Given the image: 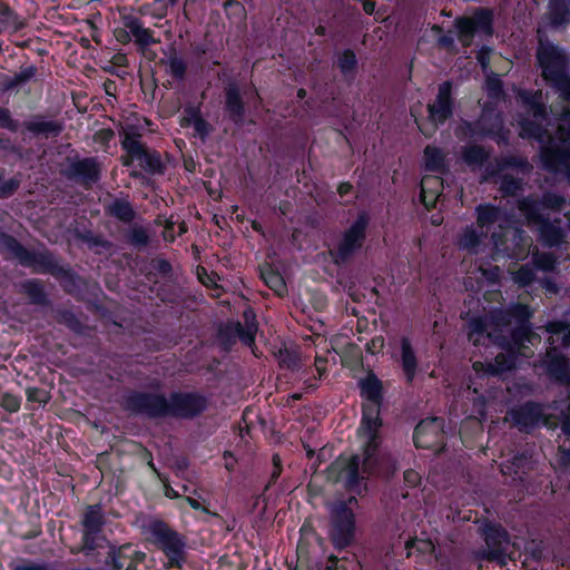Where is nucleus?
I'll return each mask as SVG.
<instances>
[{
	"instance_id": "obj_1",
	"label": "nucleus",
	"mask_w": 570,
	"mask_h": 570,
	"mask_svg": "<svg viewBox=\"0 0 570 570\" xmlns=\"http://www.w3.org/2000/svg\"><path fill=\"white\" fill-rule=\"evenodd\" d=\"M357 384L361 396L366 400V403L362 405V421L357 430L363 452L350 458L341 470L340 476L344 480L347 490L360 493L361 481L380 473L379 460L382 441L380 411L383 403V384L373 372L361 379Z\"/></svg>"
},
{
	"instance_id": "obj_59",
	"label": "nucleus",
	"mask_w": 570,
	"mask_h": 570,
	"mask_svg": "<svg viewBox=\"0 0 570 570\" xmlns=\"http://www.w3.org/2000/svg\"><path fill=\"white\" fill-rule=\"evenodd\" d=\"M0 128L11 131H16L18 129V124L12 119L10 110L3 107H0Z\"/></svg>"
},
{
	"instance_id": "obj_47",
	"label": "nucleus",
	"mask_w": 570,
	"mask_h": 570,
	"mask_svg": "<svg viewBox=\"0 0 570 570\" xmlns=\"http://www.w3.org/2000/svg\"><path fill=\"white\" fill-rule=\"evenodd\" d=\"M523 188V181L512 175H503L500 183V190L505 196H515Z\"/></svg>"
},
{
	"instance_id": "obj_52",
	"label": "nucleus",
	"mask_w": 570,
	"mask_h": 570,
	"mask_svg": "<svg viewBox=\"0 0 570 570\" xmlns=\"http://www.w3.org/2000/svg\"><path fill=\"white\" fill-rule=\"evenodd\" d=\"M551 86L556 89V91L559 94V97L570 102V76L567 75L564 77L554 79L550 81Z\"/></svg>"
},
{
	"instance_id": "obj_20",
	"label": "nucleus",
	"mask_w": 570,
	"mask_h": 570,
	"mask_svg": "<svg viewBox=\"0 0 570 570\" xmlns=\"http://www.w3.org/2000/svg\"><path fill=\"white\" fill-rule=\"evenodd\" d=\"M121 21L125 29L135 38V42L141 51H145L148 46L160 41L153 37V31L145 28L139 18L132 14H125L121 17Z\"/></svg>"
},
{
	"instance_id": "obj_51",
	"label": "nucleus",
	"mask_w": 570,
	"mask_h": 570,
	"mask_svg": "<svg viewBox=\"0 0 570 570\" xmlns=\"http://www.w3.org/2000/svg\"><path fill=\"white\" fill-rule=\"evenodd\" d=\"M357 65L356 56L353 50L346 49L338 58V68L346 75L355 69Z\"/></svg>"
},
{
	"instance_id": "obj_5",
	"label": "nucleus",
	"mask_w": 570,
	"mask_h": 570,
	"mask_svg": "<svg viewBox=\"0 0 570 570\" xmlns=\"http://www.w3.org/2000/svg\"><path fill=\"white\" fill-rule=\"evenodd\" d=\"M140 135L125 131L121 139V147L127 153L124 158V166H131L134 160L139 161V166L150 175H163L166 166L161 160L160 154L148 149L140 140Z\"/></svg>"
},
{
	"instance_id": "obj_61",
	"label": "nucleus",
	"mask_w": 570,
	"mask_h": 570,
	"mask_svg": "<svg viewBox=\"0 0 570 570\" xmlns=\"http://www.w3.org/2000/svg\"><path fill=\"white\" fill-rule=\"evenodd\" d=\"M153 268L163 276H167L171 273V265L167 259L157 258L153 261Z\"/></svg>"
},
{
	"instance_id": "obj_23",
	"label": "nucleus",
	"mask_w": 570,
	"mask_h": 570,
	"mask_svg": "<svg viewBox=\"0 0 570 570\" xmlns=\"http://www.w3.org/2000/svg\"><path fill=\"white\" fill-rule=\"evenodd\" d=\"M401 366L404 373L406 383L411 384L419 368V361L416 354L412 347V344L407 337L401 340Z\"/></svg>"
},
{
	"instance_id": "obj_63",
	"label": "nucleus",
	"mask_w": 570,
	"mask_h": 570,
	"mask_svg": "<svg viewBox=\"0 0 570 570\" xmlns=\"http://www.w3.org/2000/svg\"><path fill=\"white\" fill-rule=\"evenodd\" d=\"M535 265L539 269L551 271L554 266V261L550 255H541L535 259Z\"/></svg>"
},
{
	"instance_id": "obj_33",
	"label": "nucleus",
	"mask_w": 570,
	"mask_h": 570,
	"mask_svg": "<svg viewBox=\"0 0 570 570\" xmlns=\"http://www.w3.org/2000/svg\"><path fill=\"white\" fill-rule=\"evenodd\" d=\"M129 549V546L116 547L109 544V551L105 560L107 570H129L131 564L126 563L128 557L125 554V550Z\"/></svg>"
},
{
	"instance_id": "obj_11",
	"label": "nucleus",
	"mask_w": 570,
	"mask_h": 570,
	"mask_svg": "<svg viewBox=\"0 0 570 570\" xmlns=\"http://www.w3.org/2000/svg\"><path fill=\"white\" fill-rule=\"evenodd\" d=\"M20 265L30 267L37 273L50 274L65 283L75 282V274L61 266L56 256L48 249L40 252L26 249V254L20 259Z\"/></svg>"
},
{
	"instance_id": "obj_30",
	"label": "nucleus",
	"mask_w": 570,
	"mask_h": 570,
	"mask_svg": "<svg viewBox=\"0 0 570 570\" xmlns=\"http://www.w3.org/2000/svg\"><path fill=\"white\" fill-rule=\"evenodd\" d=\"M508 354L499 353L494 361L487 364L485 373L489 375H499L507 371L514 368L517 355L520 354L517 350L508 351Z\"/></svg>"
},
{
	"instance_id": "obj_16",
	"label": "nucleus",
	"mask_w": 570,
	"mask_h": 570,
	"mask_svg": "<svg viewBox=\"0 0 570 570\" xmlns=\"http://www.w3.org/2000/svg\"><path fill=\"white\" fill-rule=\"evenodd\" d=\"M443 420L428 417L422 420L414 430L413 441L416 448L432 449L443 439Z\"/></svg>"
},
{
	"instance_id": "obj_57",
	"label": "nucleus",
	"mask_w": 570,
	"mask_h": 570,
	"mask_svg": "<svg viewBox=\"0 0 570 570\" xmlns=\"http://www.w3.org/2000/svg\"><path fill=\"white\" fill-rule=\"evenodd\" d=\"M195 135L198 136L203 141L206 140L208 135L210 134L213 127L212 125L205 120L204 118H196L193 124Z\"/></svg>"
},
{
	"instance_id": "obj_2",
	"label": "nucleus",
	"mask_w": 570,
	"mask_h": 570,
	"mask_svg": "<svg viewBox=\"0 0 570 570\" xmlns=\"http://www.w3.org/2000/svg\"><path fill=\"white\" fill-rule=\"evenodd\" d=\"M533 312L525 304L513 303L507 308H495L487 316L473 317L469 321V341L475 346L491 342L504 351L517 350L524 355L528 343H532L535 334L530 322Z\"/></svg>"
},
{
	"instance_id": "obj_39",
	"label": "nucleus",
	"mask_w": 570,
	"mask_h": 570,
	"mask_svg": "<svg viewBox=\"0 0 570 570\" xmlns=\"http://www.w3.org/2000/svg\"><path fill=\"white\" fill-rule=\"evenodd\" d=\"M75 236L77 239L86 243L89 248H104L106 250L112 247V244L105 239L101 235H96L91 230H76Z\"/></svg>"
},
{
	"instance_id": "obj_49",
	"label": "nucleus",
	"mask_w": 570,
	"mask_h": 570,
	"mask_svg": "<svg viewBox=\"0 0 570 570\" xmlns=\"http://www.w3.org/2000/svg\"><path fill=\"white\" fill-rule=\"evenodd\" d=\"M544 209L560 210L566 204V198L552 191H546L540 198Z\"/></svg>"
},
{
	"instance_id": "obj_19",
	"label": "nucleus",
	"mask_w": 570,
	"mask_h": 570,
	"mask_svg": "<svg viewBox=\"0 0 570 570\" xmlns=\"http://www.w3.org/2000/svg\"><path fill=\"white\" fill-rule=\"evenodd\" d=\"M510 416L521 431H528L540 422L542 417V409L537 403L527 402L519 407L512 409L510 411Z\"/></svg>"
},
{
	"instance_id": "obj_12",
	"label": "nucleus",
	"mask_w": 570,
	"mask_h": 570,
	"mask_svg": "<svg viewBox=\"0 0 570 570\" xmlns=\"http://www.w3.org/2000/svg\"><path fill=\"white\" fill-rule=\"evenodd\" d=\"M168 416L194 419L207 409L208 401L197 392H173L168 397Z\"/></svg>"
},
{
	"instance_id": "obj_45",
	"label": "nucleus",
	"mask_w": 570,
	"mask_h": 570,
	"mask_svg": "<svg viewBox=\"0 0 570 570\" xmlns=\"http://www.w3.org/2000/svg\"><path fill=\"white\" fill-rule=\"evenodd\" d=\"M0 246L9 250L20 262L26 247L22 246L13 236L0 230Z\"/></svg>"
},
{
	"instance_id": "obj_6",
	"label": "nucleus",
	"mask_w": 570,
	"mask_h": 570,
	"mask_svg": "<svg viewBox=\"0 0 570 570\" xmlns=\"http://www.w3.org/2000/svg\"><path fill=\"white\" fill-rule=\"evenodd\" d=\"M105 523L106 518L101 504L88 505L80 520L82 544L79 548H71L70 552L73 554L82 552L89 556L92 551L102 547L101 543L107 541L106 537L102 534Z\"/></svg>"
},
{
	"instance_id": "obj_13",
	"label": "nucleus",
	"mask_w": 570,
	"mask_h": 570,
	"mask_svg": "<svg viewBox=\"0 0 570 570\" xmlns=\"http://www.w3.org/2000/svg\"><path fill=\"white\" fill-rule=\"evenodd\" d=\"M484 540L488 549L482 552V558L504 564L511 544L508 532L501 525L487 524Z\"/></svg>"
},
{
	"instance_id": "obj_24",
	"label": "nucleus",
	"mask_w": 570,
	"mask_h": 570,
	"mask_svg": "<svg viewBox=\"0 0 570 570\" xmlns=\"http://www.w3.org/2000/svg\"><path fill=\"white\" fill-rule=\"evenodd\" d=\"M219 337L228 343H234L238 338L245 345L250 346L254 343L253 326L244 328L240 322H230L219 328Z\"/></svg>"
},
{
	"instance_id": "obj_44",
	"label": "nucleus",
	"mask_w": 570,
	"mask_h": 570,
	"mask_svg": "<svg viewBox=\"0 0 570 570\" xmlns=\"http://www.w3.org/2000/svg\"><path fill=\"white\" fill-rule=\"evenodd\" d=\"M0 246L9 250L20 262L26 247L22 246L13 236L0 230Z\"/></svg>"
},
{
	"instance_id": "obj_29",
	"label": "nucleus",
	"mask_w": 570,
	"mask_h": 570,
	"mask_svg": "<svg viewBox=\"0 0 570 570\" xmlns=\"http://www.w3.org/2000/svg\"><path fill=\"white\" fill-rule=\"evenodd\" d=\"M487 235V232H478L473 225L466 226L458 239V246L461 249L475 254Z\"/></svg>"
},
{
	"instance_id": "obj_7",
	"label": "nucleus",
	"mask_w": 570,
	"mask_h": 570,
	"mask_svg": "<svg viewBox=\"0 0 570 570\" xmlns=\"http://www.w3.org/2000/svg\"><path fill=\"white\" fill-rule=\"evenodd\" d=\"M125 409L132 414L148 419L168 416V397L164 393L134 391L125 399Z\"/></svg>"
},
{
	"instance_id": "obj_42",
	"label": "nucleus",
	"mask_w": 570,
	"mask_h": 570,
	"mask_svg": "<svg viewBox=\"0 0 570 570\" xmlns=\"http://www.w3.org/2000/svg\"><path fill=\"white\" fill-rule=\"evenodd\" d=\"M176 3H169V0H154L151 4L142 6L139 9L141 14H150L153 18L163 19L167 16L168 8Z\"/></svg>"
},
{
	"instance_id": "obj_36",
	"label": "nucleus",
	"mask_w": 570,
	"mask_h": 570,
	"mask_svg": "<svg viewBox=\"0 0 570 570\" xmlns=\"http://www.w3.org/2000/svg\"><path fill=\"white\" fill-rule=\"evenodd\" d=\"M425 169L443 174L445 171L444 154L438 147L426 146L424 149Z\"/></svg>"
},
{
	"instance_id": "obj_10",
	"label": "nucleus",
	"mask_w": 570,
	"mask_h": 570,
	"mask_svg": "<svg viewBox=\"0 0 570 570\" xmlns=\"http://www.w3.org/2000/svg\"><path fill=\"white\" fill-rule=\"evenodd\" d=\"M454 24L459 41L462 46L469 47L475 33L493 35V13L489 9L480 8L472 17L456 18Z\"/></svg>"
},
{
	"instance_id": "obj_34",
	"label": "nucleus",
	"mask_w": 570,
	"mask_h": 570,
	"mask_svg": "<svg viewBox=\"0 0 570 570\" xmlns=\"http://www.w3.org/2000/svg\"><path fill=\"white\" fill-rule=\"evenodd\" d=\"M22 292L29 297L35 305L47 306L49 304L48 296L43 285L39 279H29L21 284Z\"/></svg>"
},
{
	"instance_id": "obj_32",
	"label": "nucleus",
	"mask_w": 570,
	"mask_h": 570,
	"mask_svg": "<svg viewBox=\"0 0 570 570\" xmlns=\"http://www.w3.org/2000/svg\"><path fill=\"white\" fill-rule=\"evenodd\" d=\"M28 131L35 135L58 136L63 130V125L57 120L37 119L26 122Z\"/></svg>"
},
{
	"instance_id": "obj_54",
	"label": "nucleus",
	"mask_w": 570,
	"mask_h": 570,
	"mask_svg": "<svg viewBox=\"0 0 570 570\" xmlns=\"http://www.w3.org/2000/svg\"><path fill=\"white\" fill-rule=\"evenodd\" d=\"M223 7L228 17L242 19L245 16V7L237 0H225Z\"/></svg>"
},
{
	"instance_id": "obj_64",
	"label": "nucleus",
	"mask_w": 570,
	"mask_h": 570,
	"mask_svg": "<svg viewBox=\"0 0 570 570\" xmlns=\"http://www.w3.org/2000/svg\"><path fill=\"white\" fill-rule=\"evenodd\" d=\"M568 328V324L563 321H551L546 325L547 332L551 334L563 333Z\"/></svg>"
},
{
	"instance_id": "obj_3",
	"label": "nucleus",
	"mask_w": 570,
	"mask_h": 570,
	"mask_svg": "<svg viewBox=\"0 0 570 570\" xmlns=\"http://www.w3.org/2000/svg\"><path fill=\"white\" fill-rule=\"evenodd\" d=\"M355 497L347 501H336L330 505V539L336 550L350 547L355 538V514L351 504H356Z\"/></svg>"
},
{
	"instance_id": "obj_27",
	"label": "nucleus",
	"mask_w": 570,
	"mask_h": 570,
	"mask_svg": "<svg viewBox=\"0 0 570 570\" xmlns=\"http://www.w3.org/2000/svg\"><path fill=\"white\" fill-rule=\"evenodd\" d=\"M105 209L107 215L125 224H130L136 218V212L127 198H115Z\"/></svg>"
},
{
	"instance_id": "obj_31",
	"label": "nucleus",
	"mask_w": 570,
	"mask_h": 570,
	"mask_svg": "<svg viewBox=\"0 0 570 570\" xmlns=\"http://www.w3.org/2000/svg\"><path fill=\"white\" fill-rule=\"evenodd\" d=\"M476 224L481 229L489 228L491 225L500 222L503 212L500 207L492 204H480L476 208Z\"/></svg>"
},
{
	"instance_id": "obj_28",
	"label": "nucleus",
	"mask_w": 570,
	"mask_h": 570,
	"mask_svg": "<svg viewBox=\"0 0 570 570\" xmlns=\"http://www.w3.org/2000/svg\"><path fill=\"white\" fill-rule=\"evenodd\" d=\"M519 97L525 105L528 112L531 114L534 119L541 120V121L547 120L548 115H547L546 106L541 101L542 94L540 90L534 91V92L528 91V90H522V91H520Z\"/></svg>"
},
{
	"instance_id": "obj_18",
	"label": "nucleus",
	"mask_w": 570,
	"mask_h": 570,
	"mask_svg": "<svg viewBox=\"0 0 570 570\" xmlns=\"http://www.w3.org/2000/svg\"><path fill=\"white\" fill-rule=\"evenodd\" d=\"M538 236L543 246L559 247L566 240L567 232L561 226L560 218L551 220L546 217L543 222L538 224Z\"/></svg>"
},
{
	"instance_id": "obj_21",
	"label": "nucleus",
	"mask_w": 570,
	"mask_h": 570,
	"mask_svg": "<svg viewBox=\"0 0 570 570\" xmlns=\"http://www.w3.org/2000/svg\"><path fill=\"white\" fill-rule=\"evenodd\" d=\"M517 208L524 216L528 226L538 225L547 217L541 199L535 195L523 196L517 200Z\"/></svg>"
},
{
	"instance_id": "obj_22",
	"label": "nucleus",
	"mask_w": 570,
	"mask_h": 570,
	"mask_svg": "<svg viewBox=\"0 0 570 570\" xmlns=\"http://www.w3.org/2000/svg\"><path fill=\"white\" fill-rule=\"evenodd\" d=\"M225 109L229 118L235 124H242L244 120L245 107L240 97L239 88L236 83H228L226 87Z\"/></svg>"
},
{
	"instance_id": "obj_14",
	"label": "nucleus",
	"mask_w": 570,
	"mask_h": 570,
	"mask_svg": "<svg viewBox=\"0 0 570 570\" xmlns=\"http://www.w3.org/2000/svg\"><path fill=\"white\" fill-rule=\"evenodd\" d=\"M539 38H541V30H538ZM541 48L538 50V61L542 68V76L547 81L564 77L567 72L566 58L558 47L548 45L542 46V39H540Z\"/></svg>"
},
{
	"instance_id": "obj_50",
	"label": "nucleus",
	"mask_w": 570,
	"mask_h": 570,
	"mask_svg": "<svg viewBox=\"0 0 570 570\" xmlns=\"http://www.w3.org/2000/svg\"><path fill=\"white\" fill-rule=\"evenodd\" d=\"M535 278V272L534 268L529 265H522L513 276V279L517 284L520 286H528L530 285Z\"/></svg>"
},
{
	"instance_id": "obj_35",
	"label": "nucleus",
	"mask_w": 570,
	"mask_h": 570,
	"mask_svg": "<svg viewBox=\"0 0 570 570\" xmlns=\"http://www.w3.org/2000/svg\"><path fill=\"white\" fill-rule=\"evenodd\" d=\"M461 156L463 161L470 167H481L490 157L489 153L479 145L463 147Z\"/></svg>"
},
{
	"instance_id": "obj_8",
	"label": "nucleus",
	"mask_w": 570,
	"mask_h": 570,
	"mask_svg": "<svg viewBox=\"0 0 570 570\" xmlns=\"http://www.w3.org/2000/svg\"><path fill=\"white\" fill-rule=\"evenodd\" d=\"M368 216L362 213L347 228L335 249L330 250V255L336 265H343L348 262L364 244Z\"/></svg>"
},
{
	"instance_id": "obj_40",
	"label": "nucleus",
	"mask_w": 570,
	"mask_h": 570,
	"mask_svg": "<svg viewBox=\"0 0 570 570\" xmlns=\"http://www.w3.org/2000/svg\"><path fill=\"white\" fill-rule=\"evenodd\" d=\"M262 278L265 284L277 295L282 296L286 292V284L283 276L271 268L262 271Z\"/></svg>"
},
{
	"instance_id": "obj_60",
	"label": "nucleus",
	"mask_w": 570,
	"mask_h": 570,
	"mask_svg": "<svg viewBox=\"0 0 570 570\" xmlns=\"http://www.w3.org/2000/svg\"><path fill=\"white\" fill-rule=\"evenodd\" d=\"M21 401L18 396L6 393L2 395L1 405L9 412H17L20 409Z\"/></svg>"
},
{
	"instance_id": "obj_38",
	"label": "nucleus",
	"mask_w": 570,
	"mask_h": 570,
	"mask_svg": "<svg viewBox=\"0 0 570 570\" xmlns=\"http://www.w3.org/2000/svg\"><path fill=\"white\" fill-rule=\"evenodd\" d=\"M37 75L36 66H28L26 68H21L19 72L14 76L8 78L4 83V90H12L17 87H20L27 82H29Z\"/></svg>"
},
{
	"instance_id": "obj_4",
	"label": "nucleus",
	"mask_w": 570,
	"mask_h": 570,
	"mask_svg": "<svg viewBox=\"0 0 570 570\" xmlns=\"http://www.w3.org/2000/svg\"><path fill=\"white\" fill-rule=\"evenodd\" d=\"M151 541L167 557L170 567L181 568L186 562V538L170 528L161 520H154L148 524Z\"/></svg>"
},
{
	"instance_id": "obj_37",
	"label": "nucleus",
	"mask_w": 570,
	"mask_h": 570,
	"mask_svg": "<svg viewBox=\"0 0 570 570\" xmlns=\"http://www.w3.org/2000/svg\"><path fill=\"white\" fill-rule=\"evenodd\" d=\"M521 136L527 138L535 139L539 142H543L547 138H550L548 130L542 124L535 120H522L521 121Z\"/></svg>"
},
{
	"instance_id": "obj_17",
	"label": "nucleus",
	"mask_w": 570,
	"mask_h": 570,
	"mask_svg": "<svg viewBox=\"0 0 570 570\" xmlns=\"http://www.w3.org/2000/svg\"><path fill=\"white\" fill-rule=\"evenodd\" d=\"M63 175L68 179L78 180L86 185H91L100 179V166L96 158L87 157L72 160Z\"/></svg>"
},
{
	"instance_id": "obj_53",
	"label": "nucleus",
	"mask_w": 570,
	"mask_h": 570,
	"mask_svg": "<svg viewBox=\"0 0 570 570\" xmlns=\"http://www.w3.org/2000/svg\"><path fill=\"white\" fill-rule=\"evenodd\" d=\"M501 167L503 168H518L522 171H530L531 165L525 158L517 157V156H509L504 157L501 160Z\"/></svg>"
},
{
	"instance_id": "obj_43",
	"label": "nucleus",
	"mask_w": 570,
	"mask_h": 570,
	"mask_svg": "<svg viewBox=\"0 0 570 570\" xmlns=\"http://www.w3.org/2000/svg\"><path fill=\"white\" fill-rule=\"evenodd\" d=\"M166 65L168 67V72L174 79L184 80L187 66L181 57L174 52L168 57Z\"/></svg>"
},
{
	"instance_id": "obj_56",
	"label": "nucleus",
	"mask_w": 570,
	"mask_h": 570,
	"mask_svg": "<svg viewBox=\"0 0 570 570\" xmlns=\"http://www.w3.org/2000/svg\"><path fill=\"white\" fill-rule=\"evenodd\" d=\"M20 186V179L10 178L9 180L0 183V198H9L12 196Z\"/></svg>"
},
{
	"instance_id": "obj_62",
	"label": "nucleus",
	"mask_w": 570,
	"mask_h": 570,
	"mask_svg": "<svg viewBox=\"0 0 570 570\" xmlns=\"http://www.w3.org/2000/svg\"><path fill=\"white\" fill-rule=\"evenodd\" d=\"M11 570H49L48 564L46 563H36L31 561H24L19 564H13Z\"/></svg>"
},
{
	"instance_id": "obj_25",
	"label": "nucleus",
	"mask_w": 570,
	"mask_h": 570,
	"mask_svg": "<svg viewBox=\"0 0 570 570\" xmlns=\"http://www.w3.org/2000/svg\"><path fill=\"white\" fill-rule=\"evenodd\" d=\"M544 18L552 28L567 24L570 21V0H550Z\"/></svg>"
},
{
	"instance_id": "obj_55",
	"label": "nucleus",
	"mask_w": 570,
	"mask_h": 570,
	"mask_svg": "<svg viewBox=\"0 0 570 570\" xmlns=\"http://www.w3.org/2000/svg\"><path fill=\"white\" fill-rule=\"evenodd\" d=\"M26 394L29 402L46 404L50 399L49 393L46 390L39 387H28Z\"/></svg>"
},
{
	"instance_id": "obj_46",
	"label": "nucleus",
	"mask_w": 570,
	"mask_h": 570,
	"mask_svg": "<svg viewBox=\"0 0 570 570\" xmlns=\"http://www.w3.org/2000/svg\"><path fill=\"white\" fill-rule=\"evenodd\" d=\"M57 322L66 325L76 333H81L82 324L72 311L69 309H57L56 311Z\"/></svg>"
},
{
	"instance_id": "obj_9",
	"label": "nucleus",
	"mask_w": 570,
	"mask_h": 570,
	"mask_svg": "<svg viewBox=\"0 0 570 570\" xmlns=\"http://www.w3.org/2000/svg\"><path fill=\"white\" fill-rule=\"evenodd\" d=\"M502 120L498 115L482 112L475 121L462 120L455 129V135L460 139L498 137V144L507 142V139L499 135L502 129Z\"/></svg>"
},
{
	"instance_id": "obj_58",
	"label": "nucleus",
	"mask_w": 570,
	"mask_h": 570,
	"mask_svg": "<svg viewBox=\"0 0 570 570\" xmlns=\"http://www.w3.org/2000/svg\"><path fill=\"white\" fill-rule=\"evenodd\" d=\"M148 239L149 237L142 227L132 228L129 233V240L132 245L145 246Z\"/></svg>"
},
{
	"instance_id": "obj_48",
	"label": "nucleus",
	"mask_w": 570,
	"mask_h": 570,
	"mask_svg": "<svg viewBox=\"0 0 570 570\" xmlns=\"http://www.w3.org/2000/svg\"><path fill=\"white\" fill-rule=\"evenodd\" d=\"M278 362L282 367L296 370L301 364L299 354L296 351H289L287 348L279 350Z\"/></svg>"
},
{
	"instance_id": "obj_15",
	"label": "nucleus",
	"mask_w": 570,
	"mask_h": 570,
	"mask_svg": "<svg viewBox=\"0 0 570 570\" xmlns=\"http://www.w3.org/2000/svg\"><path fill=\"white\" fill-rule=\"evenodd\" d=\"M452 89L453 85L451 81L440 83L435 100L428 105L429 120L435 126L444 125L453 116L454 99Z\"/></svg>"
},
{
	"instance_id": "obj_41",
	"label": "nucleus",
	"mask_w": 570,
	"mask_h": 570,
	"mask_svg": "<svg viewBox=\"0 0 570 570\" xmlns=\"http://www.w3.org/2000/svg\"><path fill=\"white\" fill-rule=\"evenodd\" d=\"M0 22L11 28L14 32L24 27L22 19L8 4H0Z\"/></svg>"
},
{
	"instance_id": "obj_26",
	"label": "nucleus",
	"mask_w": 570,
	"mask_h": 570,
	"mask_svg": "<svg viewBox=\"0 0 570 570\" xmlns=\"http://www.w3.org/2000/svg\"><path fill=\"white\" fill-rule=\"evenodd\" d=\"M547 374L554 381L564 383L568 381V368L563 355L548 352L543 362Z\"/></svg>"
}]
</instances>
